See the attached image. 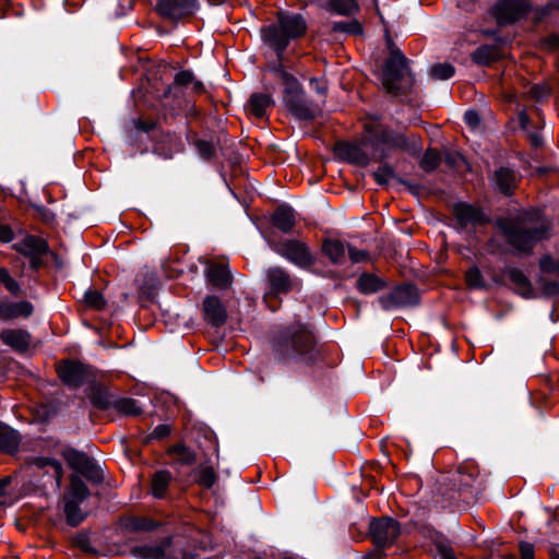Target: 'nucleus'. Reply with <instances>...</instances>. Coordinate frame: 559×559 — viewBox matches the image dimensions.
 <instances>
[{"instance_id":"1","label":"nucleus","mask_w":559,"mask_h":559,"mask_svg":"<svg viewBox=\"0 0 559 559\" xmlns=\"http://www.w3.org/2000/svg\"><path fill=\"white\" fill-rule=\"evenodd\" d=\"M496 225L513 249L525 253H530L537 242L548 239L551 230V222L539 211L500 217Z\"/></svg>"},{"instance_id":"2","label":"nucleus","mask_w":559,"mask_h":559,"mask_svg":"<svg viewBox=\"0 0 559 559\" xmlns=\"http://www.w3.org/2000/svg\"><path fill=\"white\" fill-rule=\"evenodd\" d=\"M273 352L275 359L283 364H311L319 357L313 334L302 323L285 326L274 343Z\"/></svg>"},{"instance_id":"3","label":"nucleus","mask_w":559,"mask_h":559,"mask_svg":"<svg viewBox=\"0 0 559 559\" xmlns=\"http://www.w3.org/2000/svg\"><path fill=\"white\" fill-rule=\"evenodd\" d=\"M419 142L416 135L407 138L376 121L365 124V144L371 147L373 159H384L391 151H416Z\"/></svg>"},{"instance_id":"4","label":"nucleus","mask_w":559,"mask_h":559,"mask_svg":"<svg viewBox=\"0 0 559 559\" xmlns=\"http://www.w3.org/2000/svg\"><path fill=\"white\" fill-rule=\"evenodd\" d=\"M306 31L307 22L302 15L280 11L276 14V23L263 27L261 34L264 44L276 52L278 60H282L290 40L304 36Z\"/></svg>"},{"instance_id":"5","label":"nucleus","mask_w":559,"mask_h":559,"mask_svg":"<svg viewBox=\"0 0 559 559\" xmlns=\"http://www.w3.org/2000/svg\"><path fill=\"white\" fill-rule=\"evenodd\" d=\"M276 72L283 86V104L288 112L299 120L314 119L320 107L307 98L298 80L283 69Z\"/></svg>"},{"instance_id":"6","label":"nucleus","mask_w":559,"mask_h":559,"mask_svg":"<svg viewBox=\"0 0 559 559\" xmlns=\"http://www.w3.org/2000/svg\"><path fill=\"white\" fill-rule=\"evenodd\" d=\"M382 84L386 92L397 95L407 93L414 85V76L408 68V59L397 49L392 48L384 63Z\"/></svg>"},{"instance_id":"7","label":"nucleus","mask_w":559,"mask_h":559,"mask_svg":"<svg viewBox=\"0 0 559 559\" xmlns=\"http://www.w3.org/2000/svg\"><path fill=\"white\" fill-rule=\"evenodd\" d=\"M532 10L531 0H498L491 7L490 14L502 27L524 19Z\"/></svg>"},{"instance_id":"8","label":"nucleus","mask_w":559,"mask_h":559,"mask_svg":"<svg viewBox=\"0 0 559 559\" xmlns=\"http://www.w3.org/2000/svg\"><path fill=\"white\" fill-rule=\"evenodd\" d=\"M272 249L281 257L299 267L307 269L314 263V258L309 247L300 240L289 239L283 242L273 243Z\"/></svg>"},{"instance_id":"9","label":"nucleus","mask_w":559,"mask_h":559,"mask_svg":"<svg viewBox=\"0 0 559 559\" xmlns=\"http://www.w3.org/2000/svg\"><path fill=\"white\" fill-rule=\"evenodd\" d=\"M63 457L69 466L88 480L93 483H100L104 479V473L102 468L84 452L75 449H67L63 452Z\"/></svg>"},{"instance_id":"10","label":"nucleus","mask_w":559,"mask_h":559,"mask_svg":"<svg viewBox=\"0 0 559 559\" xmlns=\"http://www.w3.org/2000/svg\"><path fill=\"white\" fill-rule=\"evenodd\" d=\"M369 533L378 548H386L396 540L401 533V527L399 522L392 518L372 519L369 525Z\"/></svg>"},{"instance_id":"11","label":"nucleus","mask_w":559,"mask_h":559,"mask_svg":"<svg viewBox=\"0 0 559 559\" xmlns=\"http://www.w3.org/2000/svg\"><path fill=\"white\" fill-rule=\"evenodd\" d=\"M17 252L29 259L31 267L38 270L43 264V257L49 252L47 241L40 237L27 235L14 245Z\"/></svg>"},{"instance_id":"12","label":"nucleus","mask_w":559,"mask_h":559,"mask_svg":"<svg viewBox=\"0 0 559 559\" xmlns=\"http://www.w3.org/2000/svg\"><path fill=\"white\" fill-rule=\"evenodd\" d=\"M58 374L69 388H80L93 378V370L82 362L68 360L58 368Z\"/></svg>"},{"instance_id":"13","label":"nucleus","mask_w":559,"mask_h":559,"mask_svg":"<svg viewBox=\"0 0 559 559\" xmlns=\"http://www.w3.org/2000/svg\"><path fill=\"white\" fill-rule=\"evenodd\" d=\"M419 300L418 289L411 284L394 288L388 295L380 297L379 302L385 310L414 306Z\"/></svg>"},{"instance_id":"14","label":"nucleus","mask_w":559,"mask_h":559,"mask_svg":"<svg viewBox=\"0 0 559 559\" xmlns=\"http://www.w3.org/2000/svg\"><path fill=\"white\" fill-rule=\"evenodd\" d=\"M364 146H368L365 144V141L362 143H337L335 146L336 154L352 163L358 166H367L370 162L369 155L366 153Z\"/></svg>"},{"instance_id":"15","label":"nucleus","mask_w":559,"mask_h":559,"mask_svg":"<svg viewBox=\"0 0 559 559\" xmlns=\"http://www.w3.org/2000/svg\"><path fill=\"white\" fill-rule=\"evenodd\" d=\"M266 280L274 294H288L296 284L289 273L280 266L270 267L266 271Z\"/></svg>"},{"instance_id":"16","label":"nucleus","mask_w":559,"mask_h":559,"mask_svg":"<svg viewBox=\"0 0 559 559\" xmlns=\"http://www.w3.org/2000/svg\"><path fill=\"white\" fill-rule=\"evenodd\" d=\"M34 307L29 301L0 300V320L10 321L17 318H28L33 314Z\"/></svg>"},{"instance_id":"17","label":"nucleus","mask_w":559,"mask_h":559,"mask_svg":"<svg viewBox=\"0 0 559 559\" xmlns=\"http://www.w3.org/2000/svg\"><path fill=\"white\" fill-rule=\"evenodd\" d=\"M454 214L463 226H481L488 222L487 216L479 207L466 203H457L454 206Z\"/></svg>"},{"instance_id":"18","label":"nucleus","mask_w":559,"mask_h":559,"mask_svg":"<svg viewBox=\"0 0 559 559\" xmlns=\"http://www.w3.org/2000/svg\"><path fill=\"white\" fill-rule=\"evenodd\" d=\"M204 319L213 326H221L226 322L227 311L216 296H207L203 300Z\"/></svg>"},{"instance_id":"19","label":"nucleus","mask_w":559,"mask_h":559,"mask_svg":"<svg viewBox=\"0 0 559 559\" xmlns=\"http://www.w3.org/2000/svg\"><path fill=\"white\" fill-rule=\"evenodd\" d=\"M0 338L3 344L10 346L16 352H25L29 345L32 336L22 329H7L0 333Z\"/></svg>"},{"instance_id":"20","label":"nucleus","mask_w":559,"mask_h":559,"mask_svg":"<svg viewBox=\"0 0 559 559\" xmlns=\"http://www.w3.org/2000/svg\"><path fill=\"white\" fill-rule=\"evenodd\" d=\"M495 187L504 195H511L518 186V176L508 167L498 168L492 176Z\"/></svg>"},{"instance_id":"21","label":"nucleus","mask_w":559,"mask_h":559,"mask_svg":"<svg viewBox=\"0 0 559 559\" xmlns=\"http://www.w3.org/2000/svg\"><path fill=\"white\" fill-rule=\"evenodd\" d=\"M195 0H160L157 4V11L160 15L177 19L182 16Z\"/></svg>"},{"instance_id":"22","label":"nucleus","mask_w":559,"mask_h":559,"mask_svg":"<svg viewBox=\"0 0 559 559\" xmlns=\"http://www.w3.org/2000/svg\"><path fill=\"white\" fill-rule=\"evenodd\" d=\"M206 277L213 286L221 289L228 288L233 282L229 269L222 263L210 265L206 271Z\"/></svg>"},{"instance_id":"23","label":"nucleus","mask_w":559,"mask_h":559,"mask_svg":"<svg viewBox=\"0 0 559 559\" xmlns=\"http://www.w3.org/2000/svg\"><path fill=\"white\" fill-rule=\"evenodd\" d=\"M22 437L10 426L0 421V451L9 454L17 452Z\"/></svg>"},{"instance_id":"24","label":"nucleus","mask_w":559,"mask_h":559,"mask_svg":"<svg viewBox=\"0 0 559 559\" xmlns=\"http://www.w3.org/2000/svg\"><path fill=\"white\" fill-rule=\"evenodd\" d=\"M507 275L519 295L524 298H532L534 296L533 285L523 271L516 267H510L507 270Z\"/></svg>"},{"instance_id":"25","label":"nucleus","mask_w":559,"mask_h":559,"mask_svg":"<svg viewBox=\"0 0 559 559\" xmlns=\"http://www.w3.org/2000/svg\"><path fill=\"white\" fill-rule=\"evenodd\" d=\"M273 225L283 233L293 230L296 224L295 213L289 206H280L272 215Z\"/></svg>"},{"instance_id":"26","label":"nucleus","mask_w":559,"mask_h":559,"mask_svg":"<svg viewBox=\"0 0 559 559\" xmlns=\"http://www.w3.org/2000/svg\"><path fill=\"white\" fill-rule=\"evenodd\" d=\"M477 476L478 472L474 466L464 465L460 466L457 471L452 474L451 481L457 487V490L461 491L471 488Z\"/></svg>"},{"instance_id":"27","label":"nucleus","mask_w":559,"mask_h":559,"mask_svg":"<svg viewBox=\"0 0 559 559\" xmlns=\"http://www.w3.org/2000/svg\"><path fill=\"white\" fill-rule=\"evenodd\" d=\"M173 480V475L167 469H160L152 475L151 493L154 498L162 499L165 497L167 489Z\"/></svg>"},{"instance_id":"28","label":"nucleus","mask_w":559,"mask_h":559,"mask_svg":"<svg viewBox=\"0 0 559 559\" xmlns=\"http://www.w3.org/2000/svg\"><path fill=\"white\" fill-rule=\"evenodd\" d=\"M501 57L500 50L496 45H484L472 52V60L478 66H489Z\"/></svg>"},{"instance_id":"29","label":"nucleus","mask_w":559,"mask_h":559,"mask_svg":"<svg viewBox=\"0 0 559 559\" xmlns=\"http://www.w3.org/2000/svg\"><path fill=\"white\" fill-rule=\"evenodd\" d=\"M386 286L385 282L379 276L370 273H362L357 280V289L361 294H374Z\"/></svg>"},{"instance_id":"30","label":"nucleus","mask_w":559,"mask_h":559,"mask_svg":"<svg viewBox=\"0 0 559 559\" xmlns=\"http://www.w3.org/2000/svg\"><path fill=\"white\" fill-rule=\"evenodd\" d=\"M324 254L334 264L343 263L345 259L346 246L338 239H328L322 245Z\"/></svg>"},{"instance_id":"31","label":"nucleus","mask_w":559,"mask_h":559,"mask_svg":"<svg viewBox=\"0 0 559 559\" xmlns=\"http://www.w3.org/2000/svg\"><path fill=\"white\" fill-rule=\"evenodd\" d=\"M88 496L90 490L82 478L78 475H72L70 477V488L64 499L83 502Z\"/></svg>"},{"instance_id":"32","label":"nucleus","mask_w":559,"mask_h":559,"mask_svg":"<svg viewBox=\"0 0 559 559\" xmlns=\"http://www.w3.org/2000/svg\"><path fill=\"white\" fill-rule=\"evenodd\" d=\"M329 11L338 15L350 16L359 12L357 0H329Z\"/></svg>"},{"instance_id":"33","label":"nucleus","mask_w":559,"mask_h":559,"mask_svg":"<svg viewBox=\"0 0 559 559\" xmlns=\"http://www.w3.org/2000/svg\"><path fill=\"white\" fill-rule=\"evenodd\" d=\"M273 103L271 96L266 94H253L249 99V110L257 118H262L266 114V109Z\"/></svg>"},{"instance_id":"34","label":"nucleus","mask_w":559,"mask_h":559,"mask_svg":"<svg viewBox=\"0 0 559 559\" xmlns=\"http://www.w3.org/2000/svg\"><path fill=\"white\" fill-rule=\"evenodd\" d=\"M82 502L64 499V514L69 525L78 526L85 519V514L80 508Z\"/></svg>"},{"instance_id":"35","label":"nucleus","mask_w":559,"mask_h":559,"mask_svg":"<svg viewBox=\"0 0 559 559\" xmlns=\"http://www.w3.org/2000/svg\"><path fill=\"white\" fill-rule=\"evenodd\" d=\"M90 399L92 404L99 409L114 407L115 400H112L108 391L103 388H94Z\"/></svg>"},{"instance_id":"36","label":"nucleus","mask_w":559,"mask_h":559,"mask_svg":"<svg viewBox=\"0 0 559 559\" xmlns=\"http://www.w3.org/2000/svg\"><path fill=\"white\" fill-rule=\"evenodd\" d=\"M195 481L204 488H211L217 479V475L212 466H200L194 472Z\"/></svg>"},{"instance_id":"37","label":"nucleus","mask_w":559,"mask_h":559,"mask_svg":"<svg viewBox=\"0 0 559 559\" xmlns=\"http://www.w3.org/2000/svg\"><path fill=\"white\" fill-rule=\"evenodd\" d=\"M114 408L124 415H139L142 412L136 400L130 397L115 400Z\"/></svg>"},{"instance_id":"38","label":"nucleus","mask_w":559,"mask_h":559,"mask_svg":"<svg viewBox=\"0 0 559 559\" xmlns=\"http://www.w3.org/2000/svg\"><path fill=\"white\" fill-rule=\"evenodd\" d=\"M170 454L174 456L176 462L182 465H192L195 462V454L189 448L178 444L170 449Z\"/></svg>"},{"instance_id":"39","label":"nucleus","mask_w":559,"mask_h":559,"mask_svg":"<svg viewBox=\"0 0 559 559\" xmlns=\"http://www.w3.org/2000/svg\"><path fill=\"white\" fill-rule=\"evenodd\" d=\"M132 554L140 558L160 559L164 557V548L151 545L136 546L132 549Z\"/></svg>"},{"instance_id":"40","label":"nucleus","mask_w":559,"mask_h":559,"mask_svg":"<svg viewBox=\"0 0 559 559\" xmlns=\"http://www.w3.org/2000/svg\"><path fill=\"white\" fill-rule=\"evenodd\" d=\"M455 73V69L450 63H437L431 67L430 69V76L433 80H449L451 79Z\"/></svg>"},{"instance_id":"41","label":"nucleus","mask_w":559,"mask_h":559,"mask_svg":"<svg viewBox=\"0 0 559 559\" xmlns=\"http://www.w3.org/2000/svg\"><path fill=\"white\" fill-rule=\"evenodd\" d=\"M333 32H342L354 35L362 34V26L357 20H352L348 22H334L331 26Z\"/></svg>"},{"instance_id":"42","label":"nucleus","mask_w":559,"mask_h":559,"mask_svg":"<svg viewBox=\"0 0 559 559\" xmlns=\"http://www.w3.org/2000/svg\"><path fill=\"white\" fill-rule=\"evenodd\" d=\"M441 157L438 151L427 150L420 160V167L425 171H433L440 164Z\"/></svg>"},{"instance_id":"43","label":"nucleus","mask_w":559,"mask_h":559,"mask_svg":"<svg viewBox=\"0 0 559 559\" xmlns=\"http://www.w3.org/2000/svg\"><path fill=\"white\" fill-rule=\"evenodd\" d=\"M35 463L39 467H45V466L51 467L52 472H53V476L57 481V485L60 486L62 476H63V471H62V465L59 461L53 460V459H48V457H39L35 461Z\"/></svg>"},{"instance_id":"44","label":"nucleus","mask_w":559,"mask_h":559,"mask_svg":"<svg viewBox=\"0 0 559 559\" xmlns=\"http://www.w3.org/2000/svg\"><path fill=\"white\" fill-rule=\"evenodd\" d=\"M0 283L5 287V289L17 296L21 293L20 284L11 276L9 271L5 267H0Z\"/></svg>"},{"instance_id":"45","label":"nucleus","mask_w":559,"mask_h":559,"mask_svg":"<svg viewBox=\"0 0 559 559\" xmlns=\"http://www.w3.org/2000/svg\"><path fill=\"white\" fill-rule=\"evenodd\" d=\"M372 176L378 185L386 186L395 177V174L390 165L383 164L373 171Z\"/></svg>"},{"instance_id":"46","label":"nucleus","mask_w":559,"mask_h":559,"mask_svg":"<svg viewBox=\"0 0 559 559\" xmlns=\"http://www.w3.org/2000/svg\"><path fill=\"white\" fill-rule=\"evenodd\" d=\"M84 301L87 307L94 310H102L106 305L104 296L98 290H87L84 295Z\"/></svg>"},{"instance_id":"47","label":"nucleus","mask_w":559,"mask_h":559,"mask_svg":"<svg viewBox=\"0 0 559 559\" xmlns=\"http://www.w3.org/2000/svg\"><path fill=\"white\" fill-rule=\"evenodd\" d=\"M539 269L544 273L559 275V260L548 254L544 255L539 260Z\"/></svg>"},{"instance_id":"48","label":"nucleus","mask_w":559,"mask_h":559,"mask_svg":"<svg viewBox=\"0 0 559 559\" xmlns=\"http://www.w3.org/2000/svg\"><path fill=\"white\" fill-rule=\"evenodd\" d=\"M194 145L199 155L204 159H211L215 155L216 148L210 141L198 140Z\"/></svg>"},{"instance_id":"49","label":"nucleus","mask_w":559,"mask_h":559,"mask_svg":"<svg viewBox=\"0 0 559 559\" xmlns=\"http://www.w3.org/2000/svg\"><path fill=\"white\" fill-rule=\"evenodd\" d=\"M465 280L466 284L471 288H480L484 286L481 273L476 266H473L466 271Z\"/></svg>"},{"instance_id":"50","label":"nucleus","mask_w":559,"mask_h":559,"mask_svg":"<svg viewBox=\"0 0 559 559\" xmlns=\"http://www.w3.org/2000/svg\"><path fill=\"white\" fill-rule=\"evenodd\" d=\"M538 283L542 286V289L547 296H558L559 295V282L548 281L543 277L538 280Z\"/></svg>"},{"instance_id":"51","label":"nucleus","mask_w":559,"mask_h":559,"mask_svg":"<svg viewBox=\"0 0 559 559\" xmlns=\"http://www.w3.org/2000/svg\"><path fill=\"white\" fill-rule=\"evenodd\" d=\"M193 79L194 76L191 71L183 70L175 75L174 83L176 86L189 87L191 82H193Z\"/></svg>"},{"instance_id":"52","label":"nucleus","mask_w":559,"mask_h":559,"mask_svg":"<svg viewBox=\"0 0 559 559\" xmlns=\"http://www.w3.org/2000/svg\"><path fill=\"white\" fill-rule=\"evenodd\" d=\"M550 94L547 85L536 84L530 88V95L536 100H543Z\"/></svg>"},{"instance_id":"53","label":"nucleus","mask_w":559,"mask_h":559,"mask_svg":"<svg viewBox=\"0 0 559 559\" xmlns=\"http://www.w3.org/2000/svg\"><path fill=\"white\" fill-rule=\"evenodd\" d=\"M347 251H348L349 259L353 263H359V262L368 260V258H369L368 252L365 250H358V249L348 247Z\"/></svg>"},{"instance_id":"54","label":"nucleus","mask_w":559,"mask_h":559,"mask_svg":"<svg viewBox=\"0 0 559 559\" xmlns=\"http://www.w3.org/2000/svg\"><path fill=\"white\" fill-rule=\"evenodd\" d=\"M464 121H465V123L467 126H469L472 128H476L480 123V118H479V115L477 114V111H475V110H467L464 114Z\"/></svg>"},{"instance_id":"55","label":"nucleus","mask_w":559,"mask_h":559,"mask_svg":"<svg viewBox=\"0 0 559 559\" xmlns=\"http://www.w3.org/2000/svg\"><path fill=\"white\" fill-rule=\"evenodd\" d=\"M170 433V428L168 425L162 424L154 428L151 433V437L154 439H163Z\"/></svg>"},{"instance_id":"56","label":"nucleus","mask_w":559,"mask_h":559,"mask_svg":"<svg viewBox=\"0 0 559 559\" xmlns=\"http://www.w3.org/2000/svg\"><path fill=\"white\" fill-rule=\"evenodd\" d=\"M521 559H534V547L530 543H522L520 545Z\"/></svg>"},{"instance_id":"57","label":"nucleus","mask_w":559,"mask_h":559,"mask_svg":"<svg viewBox=\"0 0 559 559\" xmlns=\"http://www.w3.org/2000/svg\"><path fill=\"white\" fill-rule=\"evenodd\" d=\"M310 86L312 90H314L317 93L321 95H324L328 90L325 82L316 78H312L310 80Z\"/></svg>"},{"instance_id":"58","label":"nucleus","mask_w":559,"mask_h":559,"mask_svg":"<svg viewBox=\"0 0 559 559\" xmlns=\"http://www.w3.org/2000/svg\"><path fill=\"white\" fill-rule=\"evenodd\" d=\"M551 12L549 9L544 5L540 8H536L534 10V23H540L545 17H547Z\"/></svg>"},{"instance_id":"59","label":"nucleus","mask_w":559,"mask_h":559,"mask_svg":"<svg viewBox=\"0 0 559 559\" xmlns=\"http://www.w3.org/2000/svg\"><path fill=\"white\" fill-rule=\"evenodd\" d=\"M13 239V231L9 226L0 225V240L10 242Z\"/></svg>"},{"instance_id":"60","label":"nucleus","mask_w":559,"mask_h":559,"mask_svg":"<svg viewBox=\"0 0 559 559\" xmlns=\"http://www.w3.org/2000/svg\"><path fill=\"white\" fill-rule=\"evenodd\" d=\"M544 43L549 49H559V34H550Z\"/></svg>"},{"instance_id":"61","label":"nucleus","mask_w":559,"mask_h":559,"mask_svg":"<svg viewBox=\"0 0 559 559\" xmlns=\"http://www.w3.org/2000/svg\"><path fill=\"white\" fill-rule=\"evenodd\" d=\"M190 87L191 91L197 94H201L205 91L203 83L195 80V78L193 79V82H191Z\"/></svg>"},{"instance_id":"62","label":"nucleus","mask_w":559,"mask_h":559,"mask_svg":"<svg viewBox=\"0 0 559 559\" xmlns=\"http://www.w3.org/2000/svg\"><path fill=\"white\" fill-rule=\"evenodd\" d=\"M519 121H520L521 128L523 130H525L527 128L530 118H528L527 114L524 110L519 112Z\"/></svg>"},{"instance_id":"63","label":"nucleus","mask_w":559,"mask_h":559,"mask_svg":"<svg viewBox=\"0 0 559 559\" xmlns=\"http://www.w3.org/2000/svg\"><path fill=\"white\" fill-rule=\"evenodd\" d=\"M530 141L534 147H539L543 143L542 136L538 133L530 134Z\"/></svg>"},{"instance_id":"64","label":"nucleus","mask_w":559,"mask_h":559,"mask_svg":"<svg viewBox=\"0 0 559 559\" xmlns=\"http://www.w3.org/2000/svg\"><path fill=\"white\" fill-rule=\"evenodd\" d=\"M546 7L549 9L550 12L554 10H559V0H550Z\"/></svg>"}]
</instances>
